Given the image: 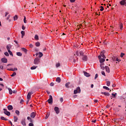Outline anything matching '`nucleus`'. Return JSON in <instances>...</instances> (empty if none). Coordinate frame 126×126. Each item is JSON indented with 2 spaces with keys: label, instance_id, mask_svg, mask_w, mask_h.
<instances>
[{
  "label": "nucleus",
  "instance_id": "nucleus-1",
  "mask_svg": "<svg viewBox=\"0 0 126 126\" xmlns=\"http://www.w3.org/2000/svg\"><path fill=\"white\" fill-rule=\"evenodd\" d=\"M105 51H102L100 54V55L98 56V59H101V57H102V58H103V59H106V56H105Z\"/></svg>",
  "mask_w": 126,
  "mask_h": 126
},
{
  "label": "nucleus",
  "instance_id": "nucleus-2",
  "mask_svg": "<svg viewBox=\"0 0 126 126\" xmlns=\"http://www.w3.org/2000/svg\"><path fill=\"white\" fill-rule=\"evenodd\" d=\"M81 92V90L80 87H78L76 90L74 91V94H77V93H80Z\"/></svg>",
  "mask_w": 126,
  "mask_h": 126
},
{
  "label": "nucleus",
  "instance_id": "nucleus-3",
  "mask_svg": "<svg viewBox=\"0 0 126 126\" xmlns=\"http://www.w3.org/2000/svg\"><path fill=\"white\" fill-rule=\"evenodd\" d=\"M47 102L49 104H53V96L51 95H49V99H48Z\"/></svg>",
  "mask_w": 126,
  "mask_h": 126
},
{
  "label": "nucleus",
  "instance_id": "nucleus-4",
  "mask_svg": "<svg viewBox=\"0 0 126 126\" xmlns=\"http://www.w3.org/2000/svg\"><path fill=\"white\" fill-rule=\"evenodd\" d=\"M40 63V59L39 58H36L34 60V64H38Z\"/></svg>",
  "mask_w": 126,
  "mask_h": 126
},
{
  "label": "nucleus",
  "instance_id": "nucleus-5",
  "mask_svg": "<svg viewBox=\"0 0 126 126\" xmlns=\"http://www.w3.org/2000/svg\"><path fill=\"white\" fill-rule=\"evenodd\" d=\"M3 111H4V114H5V115H6V116H10V112H9V111H7V110L5 108L3 109Z\"/></svg>",
  "mask_w": 126,
  "mask_h": 126
},
{
  "label": "nucleus",
  "instance_id": "nucleus-6",
  "mask_svg": "<svg viewBox=\"0 0 126 126\" xmlns=\"http://www.w3.org/2000/svg\"><path fill=\"white\" fill-rule=\"evenodd\" d=\"M54 111L56 112V114H60V109L58 107H55L54 108Z\"/></svg>",
  "mask_w": 126,
  "mask_h": 126
},
{
  "label": "nucleus",
  "instance_id": "nucleus-7",
  "mask_svg": "<svg viewBox=\"0 0 126 126\" xmlns=\"http://www.w3.org/2000/svg\"><path fill=\"white\" fill-rule=\"evenodd\" d=\"M30 117L32 119H34L36 117V113L35 112H32L30 114Z\"/></svg>",
  "mask_w": 126,
  "mask_h": 126
},
{
  "label": "nucleus",
  "instance_id": "nucleus-8",
  "mask_svg": "<svg viewBox=\"0 0 126 126\" xmlns=\"http://www.w3.org/2000/svg\"><path fill=\"white\" fill-rule=\"evenodd\" d=\"M33 94V93H32V92L28 93V95H27L28 100H30V99H31V94Z\"/></svg>",
  "mask_w": 126,
  "mask_h": 126
},
{
  "label": "nucleus",
  "instance_id": "nucleus-9",
  "mask_svg": "<svg viewBox=\"0 0 126 126\" xmlns=\"http://www.w3.org/2000/svg\"><path fill=\"white\" fill-rule=\"evenodd\" d=\"M121 5H126V0H122L120 2Z\"/></svg>",
  "mask_w": 126,
  "mask_h": 126
},
{
  "label": "nucleus",
  "instance_id": "nucleus-10",
  "mask_svg": "<svg viewBox=\"0 0 126 126\" xmlns=\"http://www.w3.org/2000/svg\"><path fill=\"white\" fill-rule=\"evenodd\" d=\"M82 60L84 62H87V60H88L87 56H86L85 55L83 56L82 58Z\"/></svg>",
  "mask_w": 126,
  "mask_h": 126
},
{
  "label": "nucleus",
  "instance_id": "nucleus-11",
  "mask_svg": "<svg viewBox=\"0 0 126 126\" xmlns=\"http://www.w3.org/2000/svg\"><path fill=\"white\" fill-rule=\"evenodd\" d=\"M12 47V46L10 44H8L6 46V49L7 51H10V49H11Z\"/></svg>",
  "mask_w": 126,
  "mask_h": 126
},
{
  "label": "nucleus",
  "instance_id": "nucleus-12",
  "mask_svg": "<svg viewBox=\"0 0 126 126\" xmlns=\"http://www.w3.org/2000/svg\"><path fill=\"white\" fill-rule=\"evenodd\" d=\"M101 94H103V95H105L108 97L110 96V93L107 92H101Z\"/></svg>",
  "mask_w": 126,
  "mask_h": 126
},
{
  "label": "nucleus",
  "instance_id": "nucleus-13",
  "mask_svg": "<svg viewBox=\"0 0 126 126\" xmlns=\"http://www.w3.org/2000/svg\"><path fill=\"white\" fill-rule=\"evenodd\" d=\"M83 72H84V74L85 76H86L87 77H89V76H90V74L87 73V72L83 71Z\"/></svg>",
  "mask_w": 126,
  "mask_h": 126
},
{
  "label": "nucleus",
  "instance_id": "nucleus-14",
  "mask_svg": "<svg viewBox=\"0 0 126 126\" xmlns=\"http://www.w3.org/2000/svg\"><path fill=\"white\" fill-rule=\"evenodd\" d=\"M28 121H30V123H34V121L32 120V118L30 117H27Z\"/></svg>",
  "mask_w": 126,
  "mask_h": 126
},
{
  "label": "nucleus",
  "instance_id": "nucleus-15",
  "mask_svg": "<svg viewBox=\"0 0 126 126\" xmlns=\"http://www.w3.org/2000/svg\"><path fill=\"white\" fill-rule=\"evenodd\" d=\"M105 68L107 72H108V73H110V68H109L108 66H105Z\"/></svg>",
  "mask_w": 126,
  "mask_h": 126
},
{
  "label": "nucleus",
  "instance_id": "nucleus-16",
  "mask_svg": "<svg viewBox=\"0 0 126 126\" xmlns=\"http://www.w3.org/2000/svg\"><path fill=\"white\" fill-rule=\"evenodd\" d=\"M21 124L24 126H26V123H25V119H23L21 121Z\"/></svg>",
  "mask_w": 126,
  "mask_h": 126
},
{
  "label": "nucleus",
  "instance_id": "nucleus-17",
  "mask_svg": "<svg viewBox=\"0 0 126 126\" xmlns=\"http://www.w3.org/2000/svg\"><path fill=\"white\" fill-rule=\"evenodd\" d=\"M56 82H58V83H60V82L61 81V78L59 77H57L56 80Z\"/></svg>",
  "mask_w": 126,
  "mask_h": 126
},
{
  "label": "nucleus",
  "instance_id": "nucleus-18",
  "mask_svg": "<svg viewBox=\"0 0 126 126\" xmlns=\"http://www.w3.org/2000/svg\"><path fill=\"white\" fill-rule=\"evenodd\" d=\"M1 62L2 63H7V59H6L5 58H2Z\"/></svg>",
  "mask_w": 126,
  "mask_h": 126
},
{
  "label": "nucleus",
  "instance_id": "nucleus-19",
  "mask_svg": "<svg viewBox=\"0 0 126 126\" xmlns=\"http://www.w3.org/2000/svg\"><path fill=\"white\" fill-rule=\"evenodd\" d=\"M105 58H100L99 60V63H104V62H105Z\"/></svg>",
  "mask_w": 126,
  "mask_h": 126
},
{
  "label": "nucleus",
  "instance_id": "nucleus-20",
  "mask_svg": "<svg viewBox=\"0 0 126 126\" xmlns=\"http://www.w3.org/2000/svg\"><path fill=\"white\" fill-rule=\"evenodd\" d=\"M7 109L9 110H13V107L12 106V105H9L7 106Z\"/></svg>",
  "mask_w": 126,
  "mask_h": 126
},
{
  "label": "nucleus",
  "instance_id": "nucleus-21",
  "mask_svg": "<svg viewBox=\"0 0 126 126\" xmlns=\"http://www.w3.org/2000/svg\"><path fill=\"white\" fill-rule=\"evenodd\" d=\"M8 90L9 91V93L10 95H12V93H13L12 90H11V89H10V88H8Z\"/></svg>",
  "mask_w": 126,
  "mask_h": 126
},
{
  "label": "nucleus",
  "instance_id": "nucleus-22",
  "mask_svg": "<svg viewBox=\"0 0 126 126\" xmlns=\"http://www.w3.org/2000/svg\"><path fill=\"white\" fill-rule=\"evenodd\" d=\"M22 51H23V52H24V53H25V54H27V49H26V48H22Z\"/></svg>",
  "mask_w": 126,
  "mask_h": 126
},
{
  "label": "nucleus",
  "instance_id": "nucleus-23",
  "mask_svg": "<svg viewBox=\"0 0 126 126\" xmlns=\"http://www.w3.org/2000/svg\"><path fill=\"white\" fill-rule=\"evenodd\" d=\"M16 55H17V56H18V57L22 56V53H21V52H17Z\"/></svg>",
  "mask_w": 126,
  "mask_h": 126
},
{
  "label": "nucleus",
  "instance_id": "nucleus-24",
  "mask_svg": "<svg viewBox=\"0 0 126 126\" xmlns=\"http://www.w3.org/2000/svg\"><path fill=\"white\" fill-rule=\"evenodd\" d=\"M34 39L35 40H36V41H38V40H39V36H38V35L35 34L34 36Z\"/></svg>",
  "mask_w": 126,
  "mask_h": 126
},
{
  "label": "nucleus",
  "instance_id": "nucleus-25",
  "mask_svg": "<svg viewBox=\"0 0 126 126\" xmlns=\"http://www.w3.org/2000/svg\"><path fill=\"white\" fill-rule=\"evenodd\" d=\"M0 119H1V120H2V121H8V119H6V118H4V117H2V116H1V117H0Z\"/></svg>",
  "mask_w": 126,
  "mask_h": 126
},
{
  "label": "nucleus",
  "instance_id": "nucleus-26",
  "mask_svg": "<svg viewBox=\"0 0 126 126\" xmlns=\"http://www.w3.org/2000/svg\"><path fill=\"white\" fill-rule=\"evenodd\" d=\"M38 67V66H32V67H31V69L33 70V69H36Z\"/></svg>",
  "mask_w": 126,
  "mask_h": 126
},
{
  "label": "nucleus",
  "instance_id": "nucleus-27",
  "mask_svg": "<svg viewBox=\"0 0 126 126\" xmlns=\"http://www.w3.org/2000/svg\"><path fill=\"white\" fill-rule=\"evenodd\" d=\"M18 120V118L17 116H14V121L15 122H17V120Z\"/></svg>",
  "mask_w": 126,
  "mask_h": 126
},
{
  "label": "nucleus",
  "instance_id": "nucleus-28",
  "mask_svg": "<svg viewBox=\"0 0 126 126\" xmlns=\"http://www.w3.org/2000/svg\"><path fill=\"white\" fill-rule=\"evenodd\" d=\"M18 19V16H17V15H16L13 17V19L14 21H15V20H17Z\"/></svg>",
  "mask_w": 126,
  "mask_h": 126
},
{
  "label": "nucleus",
  "instance_id": "nucleus-29",
  "mask_svg": "<svg viewBox=\"0 0 126 126\" xmlns=\"http://www.w3.org/2000/svg\"><path fill=\"white\" fill-rule=\"evenodd\" d=\"M40 42L39 41L35 43V46L36 47H40Z\"/></svg>",
  "mask_w": 126,
  "mask_h": 126
},
{
  "label": "nucleus",
  "instance_id": "nucleus-30",
  "mask_svg": "<svg viewBox=\"0 0 126 126\" xmlns=\"http://www.w3.org/2000/svg\"><path fill=\"white\" fill-rule=\"evenodd\" d=\"M125 96V98H123V97H120V100H123V99H124V102H126V93L124 94Z\"/></svg>",
  "mask_w": 126,
  "mask_h": 126
},
{
  "label": "nucleus",
  "instance_id": "nucleus-31",
  "mask_svg": "<svg viewBox=\"0 0 126 126\" xmlns=\"http://www.w3.org/2000/svg\"><path fill=\"white\" fill-rule=\"evenodd\" d=\"M43 57V53L42 52H39V57L42 58Z\"/></svg>",
  "mask_w": 126,
  "mask_h": 126
},
{
  "label": "nucleus",
  "instance_id": "nucleus-32",
  "mask_svg": "<svg viewBox=\"0 0 126 126\" xmlns=\"http://www.w3.org/2000/svg\"><path fill=\"white\" fill-rule=\"evenodd\" d=\"M103 89H106V90H110V89L108 88V87L103 86Z\"/></svg>",
  "mask_w": 126,
  "mask_h": 126
},
{
  "label": "nucleus",
  "instance_id": "nucleus-33",
  "mask_svg": "<svg viewBox=\"0 0 126 126\" xmlns=\"http://www.w3.org/2000/svg\"><path fill=\"white\" fill-rule=\"evenodd\" d=\"M106 84L107 86H110V84H111V82L110 81H107L106 82Z\"/></svg>",
  "mask_w": 126,
  "mask_h": 126
},
{
  "label": "nucleus",
  "instance_id": "nucleus-34",
  "mask_svg": "<svg viewBox=\"0 0 126 126\" xmlns=\"http://www.w3.org/2000/svg\"><path fill=\"white\" fill-rule=\"evenodd\" d=\"M8 52L9 53L10 56H13L12 52L10 50H8Z\"/></svg>",
  "mask_w": 126,
  "mask_h": 126
},
{
  "label": "nucleus",
  "instance_id": "nucleus-35",
  "mask_svg": "<svg viewBox=\"0 0 126 126\" xmlns=\"http://www.w3.org/2000/svg\"><path fill=\"white\" fill-rule=\"evenodd\" d=\"M15 113L17 114V116H19V114H20V112L18 110H16Z\"/></svg>",
  "mask_w": 126,
  "mask_h": 126
},
{
  "label": "nucleus",
  "instance_id": "nucleus-36",
  "mask_svg": "<svg viewBox=\"0 0 126 126\" xmlns=\"http://www.w3.org/2000/svg\"><path fill=\"white\" fill-rule=\"evenodd\" d=\"M10 70L12 71H15V70H17V68H11Z\"/></svg>",
  "mask_w": 126,
  "mask_h": 126
},
{
  "label": "nucleus",
  "instance_id": "nucleus-37",
  "mask_svg": "<svg viewBox=\"0 0 126 126\" xmlns=\"http://www.w3.org/2000/svg\"><path fill=\"white\" fill-rule=\"evenodd\" d=\"M70 84V83L68 82V83H67L66 84H65V87L67 88H69V87H68V85H69Z\"/></svg>",
  "mask_w": 126,
  "mask_h": 126
},
{
  "label": "nucleus",
  "instance_id": "nucleus-38",
  "mask_svg": "<svg viewBox=\"0 0 126 126\" xmlns=\"http://www.w3.org/2000/svg\"><path fill=\"white\" fill-rule=\"evenodd\" d=\"M16 75V72H14L11 75L12 77H13V76H15Z\"/></svg>",
  "mask_w": 126,
  "mask_h": 126
},
{
  "label": "nucleus",
  "instance_id": "nucleus-39",
  "mask_svg": "<svg viewBox=\"0 0 126 126\" xmlns=\"http://www.w3.org/2000/svg\"><path fill=\"white\" fill-rule=\"evenodd\" d=\"M79 54H80V56H84V53H83V52H82V51H80V52H79Z\"/></svg>",
  "mask_w": 126,
  "mask_h": 126
},
{
  "label": "nucleus",
  "instance_id": "nucleus-40",
  "mask_svg": "<svg viewBox=\"0 0 126 126\" xmlns=\"http://www.w3.org/2000/svg\"><path fill=\"white\" fill-rule=\"evenodd\" d=\"M24 23H27V21H26V17H25V16H24Z\"/></svg>",
  "mask_w": 126,
  "mask_h": 126
},
{
  "label": "nucleus",
  "instance_id": "nucleus-41",
  "mask_svg": "<svg viewBox=\"0 0 126 126\" xmlns=\"http://www.w3.org/2000/svg\"><path fill=\"white\" fill-rule=\"evenodd\" d=\"M56 67H59V66H61V63H58L56 64Z\"/></svg>",
  "mask_w": 126,
  "mask_h": 126
},
{
  "label": "nucleus",
  "instance_id": "nucleus-42",
  "mask_svg": "<svg viewBox=\"0 0 126 126\" xmlns=\"http://www.w3.org/2000/svg\"><path fill=\"white\" fill-rule=\"evenodd\" d=\"M100 8V11H103V10H104V7H103L102 6H101Z\"/></svg>",
  "mask_w": 126,
  "mask_h": 126
},
{
  "label": "nucleus",
  "instance_id": "nucleus-43",
  "mask_svg": "<svg viewBox=\"0 0 126 126\" xmlns=\"http://www.w3.org/2000/svg\"><path fill=\"white\" fill-rule=\"evenodd\" d=\"M21 33L22 35H25V32H24L23 31H22Z\"/></svg>",
  "mask_w": 126,
  "mask_h": 126
},
{
  "label": "nucleus",
  "instance_id": "nucleus-44",
  "mask_svg": "<svg viewBox=\"0 0 126 126\" xmlns=\"http://www.w3.org/2000/svg\"><path fill=\"white\" fill-rule=\"evenodd\" d=\"M124 56H125V53H122L121 54L120 57H121V58H123Z\"/></svg>",
  "mask_w": 126,
  "mask_h": 126
},
{
  "label": "nucleus",
  "instance_id": "nucleus-45",
  "mask_svg": "<svg viewBox=\"0 0 126 126\" xmlns=\"http://www.w3.org/2000/svg\"><path fill=\"white\" fill-rule=\"evenodd\" d=\"M123 24H120V28L121 30L123 29Z\"/></svg>",
  "mask_w": 126,
  "mask_h": 126
},
{
  "label": "nucleus",
  "instance_id": "nucleus-46",
  "mask_svg": "<svg viewBox=\"0 0 126 126\" xmlns=\"http://www.w3.org/2000/svg\"><path fill=\"white\" fill-rule=\"evenodd\" d=\"M4 55L5 56H6V57H8V56H9V54H8V53L7 52H5Z\"/></svg>",
  "mask_w": 126,
  "mask_h": 126
},
{
  "label": "nucleus",
  "instance_id": "nucleus-47",
  "mask_svg": "<svg viewBox=\"0 0 126 126\" xmlns=\"http://www.w3.org/2000/svg\"><path fill=\"white\" fill-rule=\"evenodd\" d=\"M112 96H113V97L115 98V97H116V95H117V93L114 94L112 93Z\"/></svg>",
  "mask_w": 126,
  "mask_h": 126
},
{
  "label": "nucleus",
  "instance_id": "nucleus-48",
  "mask_svg": "<svg viewBox=\"0 0 126 126\" xmlns=\"http://www.w3.org/2000/svg\"><path fill=\"white\" fill-rule=\"evenodd\" d=\"M101 74H102V75H104V76H106V74H105V72H104V71H102L101 72Z\"/></svg>",
  "mask_w": 126,
  "mask_h": 126
},
{
  "label": "nucleus",
  "instance_id": "nucleus-49",
  "mask_svg": "<svg viewBox=\"0 0 126 126\" xmlns=\"http://www.w3.org/2000/svg\"><path fill=\"white\" fill-rule=\"evenodd\" d=\"M60 100L61 103H63V97H61Z\"/></svg>",
  "mask_w": 126,
  "mask_h": 126
},
{
  "label": "nucleus",
  "instance_id": "nucleus-50",
  "mask_svg": "<svg viewBox=\"0 0 126 126\" xmlns=\"http://www.w3.org/2000/svg\"><path fill=\"white\" fill-rule=\"evenodd\" d=\"M29 126H34V124H33V123H30L29 124Z\"/></svg>",
  "mask_w": 126,
  "mask_h": 126
},
{
  "label": "nucleus",
  "instance_id": "nucleus-51",
  "mask_svg": "<svg viewBox=\"0 0 126 126\" xmlns=\"http://www.w3.org/2000/svg\"><path fill=\"white\" fill-rule=\"evenodd\" d=\"M97 77H98V74H96L95 75L94 79H97Z\"/></svg>",
  "mask_w": 126,
  "mask_h": 126
},
{
  "label": "nucleus",
  "instance_id": "nucleus-52",
  "mask_svg": "<svg viewBox=\"0 0 126 126\" xmlns=\"http://www.w3.org/2000/svg\"><path fill=\"white\" fill-rule=\"evenodd\" d=\"M54 85H55V84L53 82H51L50 83V86H54Z\"/></svg>",
  "mask_w": 126,
  "mask_h": 126
},
{
  "label": "nucleus",
  "instance_id": "nucleus-53",
  "mask_svg": "<svg viewBox=\"0 0 126 126\" xmlns=\"http://www.w3.org/2000/svg\"><path fill=\"white\" fill-rule=\"evenodd\" d=\"M75 54L76 56H79V53L78 52V51H76Z\"/></svg>",
  "mask_w": 126,
  "mask_h": 126
},
{
  "label": "nucleus",
  "instance_id": "nucleus-54",
  "mask_svg": "<svg viewBox=\"0 0 126 126\" xmlns=\"http://www.w3.org/2000/svg\"><path fill=\"white\" fill-rule=\"evenodd\" d=\"M100 67H101V69H102V70H104V69H105V67L103 66H100Z\"/></svg>",
  "mask_w": 126,
  "mask_h": 126
},
{
  "label": "nucleus",
  "instance_id": "nucleus-55",
  "mask_svg": "<svg viewBox=\"0 0 126 126\" xmlns=\"http://www.w3.org/2000/svg\"><path fill=\"white\" fill-rule=\"evenodd\" d=\"M103 65H104V63H100V66H103Z\"/></svg>",
  "mask_w": 126,
  "mask_h": 126
},
{
  "label": "nucleus",
  "instance_id": "nucleus-56",
  "mask_svg": "<svg viewBox=\"0 0 126 126\" xmlns=\"http://www.w3.org/2000/svg\"><path fill=\"white\" fill-rule=\"evenodd\" d=\"M23 102H24V100L23 99H21L20 101V104H22V103H23Z\"/></svg>",
  "mask_w": 126,
  "mask_h": 126
},
{
  "label": "nucleus",
  "instance_id": "nucleus-57",
  "mask_svg": "<svg viewBox=\"0 0 126 126\" xmlns=\"http://www.w3.org/2000/svg\"><path fill=\"white\" fill-rule=\"evenodd\" d=\"M22 28L23 30H25V28H25V27H24V26H22Z\"/></svg>",
  "mask_w": 126,
  "mask_h": 126
},
{
  "label": "nucleus",
  "instance_id": "nucleus-58",
  "mask_svg": "<svg viewBox=\"0 0 126 126\" xmlns=\"http://www.w3.org/2000/svg\"><path fill=\"white\" fill-rule=\"evenodd\" d=\"M116 62H120V61H121V60H120V59H119V58H116Z\"/></svg>",
  "mask_w": 126,
  "mask_h": 126
},
{
  "label": "nucleus",
  "instance_id": "nucleus-59",
  "mask_svg": "<svg viewBox=\"0 0 126 126\" xmlns=\"http://www.w3.org/2000/svg\"><path fill=\"white\" fill-rule=\"evenodd\" d=\"M0 69H3V66L0 65Z\"/></svg>",
  "mask_w": 126,
  "mask_h": 126
},
{
  "label": "nucleus",
  "instance_id": "nucleus-60",
  "mask_svg": "<svg viewBox=\"0 0 126 126\" xmlns=\"http://www.w3.org/2000/svg\"><path fill=\"white\" fill-rule=\"evenodd\" d=\"M70 2H74L75 1V0H70Z\"/></svg>",
  "mask_w": 126,
  "mask_h": 126
},
{
  "label": "nucleus",
  "instance_id": "nucleus-61",
  "mask_svg": "<svg viewBox=\"0 0 126 126\" xmlns=\"http://www.w3.org/2000/svg\"><path fill=\"white\" fill-rule=\"evenodd\" d=\"M8 14H9V13L7 12H6L5 13V16L6 17V16L8 15Z\"/></svg>",
  "mask_w": 126,
  "mask_h": 126
},
{
  "label": "nucleus",
  "instance_id": "nucleus-62",
  "mask_svg": "<svg viewBox=\"0 0 126 126\" xmlns=\"http://www.w3.org/2000/svg\"><path fill=\"white\" fill-rule=\"evenodd\" d=\"M8 122H9V123H10L11 126H12V122H11L10 121V120H9Z\"/></svg>",
  "mask_w": 126,
  "mask_h": 126
},
{
  "label": "nucleus",
  "instance_id": "nucleus-63",
  "mask_svg": "<svg viewBox=\"0 0 126 126\" xmlns=\"http://www.w3.org/2000/svg\"><path fill=\"white\" fill-rule=\"evenodd\" d=\"M96 122H97V121H96V120H94V121H92V123H96Z\"/></svg>",
  "mask_w": 126,
  "mask_h": 126
},
{
  "label": "nucleus",
  "instance_id": "nucleus-64",
  "mask_svg": "<svg viewBox=\"0 0 126 126\" xmlns=\"http://www.w3.org/2000/svg\"><path fill=\"white\" fill-rule=\"evenodd\" d=\"M30 48H33V45L32 44H30Z\"/></svg>",
  "mask_w": 126,
  "mask_h": 126
}]
</instances>
